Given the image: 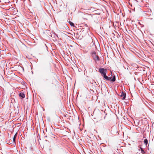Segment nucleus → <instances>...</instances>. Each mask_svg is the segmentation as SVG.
Returning a JSON list of instances; mask_svg holds the SVG:
<instances>
[{
  "label": "nucleus",
  "mask_w": 154,
  "mask_h": 154,
  "mask_svg": "<svg viewBox=\"0 0 154 154\" xmlns=\"http://www.w3.org/2000/svg\"><path fill=\"white\" fill-rule=\"evenodd\" d=\"M103 76V77L107 81L111 79V77H109L107 76L106 75V74H105L103 75H102Z\"/></svg>",
  "instance_id": "423d86ee"
},
{
  "label": "nucleus",
  "mask_w": 154,
  "mask_h": 154,
  "mask_svg": "<svg viewBox=\"0 0 154 154\" xmlns=\"http://www.w3.org/2000/svg\"><path fill=\"white\" fill-rule=\"evenodd\" d=\"M140 149L142 152H144V151L143 150V149L141 147H140Z\"/></svg>",
  "instance_id": "ddd939ff"
},
{
  "label": "nucleus",
  "mask_w": 154,
  "mask_h": 154,
  "mask_svg": "<svg viewBox=\"0 0 154 154\" xmlns=\"http://www.w3.org/2000/svg\"><path fill=\"white\" fill-rule=\"evenodd\" d=\"M144 143L146 145H147L148 143V140L146 139H145L144 140Z\"/></svg>",
  "instance_id": "1a4fd4ad"
},
{
  "label": "nucleus",
  "mask_w": 154,
  "mask_h": 154,
  "mask_svg": "<svg viewBox=\"0 0 154 154\" xmlns=\"http://www.w3.org/2000/svg\"><path fill=\"white\" fill-rule=\"evenodd\" d=\"M103 76V77L107 81L111 79V77H109L107 76L106 75V74H105L103 75H102Z\"/></svg>",
  "instance_id": "7ed1b4c3"
},
{
  "label": "nucleus",
  "mask_w": 154,
  "mask_h": 154,
  "mask_svg": "<svg viewBox=\"0 0 154 154\" xmlns=\"http://www.w3.org/2000/svg\"><path fill=\"white\" fill-rule=\"evenodd\" d=\"M99 72L101 74L102 76L105 74H106L107 72V70L106 69H104L103 68L99 69Z\"/></svg>",
  "instance_id": "f03ea898"
},
{
  "label": "nucleus",
  "mask_w": 154,
  "mask_h": 154,
  "mask_svg": "<svg viewBox=\"0 0 154 154\" xmlns=\"http://www.w3.org/2000/svg\"><path fill=\"white\" fill-rule=\"evenodd\" d=\"M69 23L71 26H74V24L72 22L69 21Z\"/></svg>",
  "instance_id": "f8f14e48"
},
{
  "label": "nucleus",
  "mask_w": 154,
  "mask_h": 154,
  "mask_svg": "<svg viewBox=\"0 0 154 154\" xmlns=\"http://www.w3.org/2000/svg\"><path fill=\"white\" fill-rule=\"evenodd\" d=\"M116 80V77H115V76H114L113 78H112V79H111V81L112 82H114Z\"/></svg>",
  "instance_id": "9b49d317"
},
{
  "label": "nucleus",
  "mask_w": 154,
  "mask_h": 154,
  "mask_svg": "<svg viewBox=\"0 0 154 154\" xmlns=\"http://www.w3.org/2000/svg\"><path fill=\"white\" fill-rule=\"evenodd\" d=\"M92 56L94 59L95 61H99V58L98 56L96 54V53L95 52H94L92 53Z\"/></svg>",
  "instance_id": "f257e3e1"
},
{
  "label": "nucleus",
  "mask_w": 154,
  "mask_h": 154,
  "mask_svg": "<svg viewBox=\"0 0 154 154\" xmlns=\"http://www.w3.org/2000/svg\"><path fill=\"white\" fill-rule=\"evenodd\" d=\"M19 95L22 98H23L25 97V95L23 93H20Z\"/></svg>",
  "instance_id": "6e6552de"
},
{
  "label": "nucleus",
  "mask_w": 154,
  "mask_h": 154,
  "mask_svg": "<svg viewBox=\"0 0 154 154\" xmlns=\"http://www.w3.org/2000/svg\"><path fill=\"white\" fill-rule=\"evenodd\" d=\"M103 76V77L107 81L111 79V77H109L107 76L106 75V74H105L103 75H102Z\"/></svg>",
  "instance_id": "39448f33"
},
{
  "label": "nucleus",
  "mask_w": 154,
  "mask_h": 154,
  "mask_svg": "<svg viewBox=\"0 0 154 154\" xmlns=\"http://www.w3.org/2000/svg\"><path fill=\"white\" fill-rule=\"evenodd\" d=\"M17 133H16L15 135H14V138H13V141L14 142L15 141V138H16V137H17Z\"/></svg>",
  "instance_id": "9d476101"
},
{
  "label": "nucleus",
  "mask_w": 154,
  "mask_h": 154,
  "mask_svg": "<svg viewBox=\"0 0 154 154\" xmlns=\"http://www.w3.org/2000/svg\"><path fill=\"white\" fill-rule=\"evenodd\" d=\"M120 96L121 97H123L122 99L124 100L126 97L125 93H124L123 92H122L121 94L120 95Z\"/></svg>",
  "instance_id": "0eeeda50"
},
{
  "label": "nucleus",
  "mask_w": 154,
  "mask_h": 154,
  "mask_svg": "<svg viewBox=\"0 0 154 154\" xmlns=\"http://www.w3.org/2000/svg\"><path fill=\"white\" fill-rule=\"evenodd\" d=\"M103 76V77L107 81L111 79V77H109L107 76L106 75V74H105L103 75H102Z\"/></svg>",
  "instance_id": "20e7f679"
}]
</instances>
